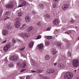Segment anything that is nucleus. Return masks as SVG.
Here are the masks:
<instances>
[{"mask_svg":"<svg viewBox=\"0 0 79 79\" xmlns=\"http://www.w3.org/2000/svg\"><path fill=\"white\" fill-rule=\"evenodd\" d=\"M73 73L71 72H67L65 75V79H71L73 77Z\"/></svg>","mask_w":79,"mask_h":79,"instance_id":"obj_1","label":"nucleus"},{"mask_svg":"<svg viewBox=\"0 0 79 79\" xmlns=\"http://www.w3.org/2000/svg\"><path fill=\"white\" fill-rule=\"evenodd\" d=\"M73 66L74 68H77L79 66V61L77 59H74L73 60Z\"/></svg>","mask_w":79,"mask_h":79,"instance_id":"obj_2","label":"nucleus"},{"mask_svg":"<svg viewBox=\"0 0 79 79\" xmlns=\"http://www.w3.org/2000/svg\"><path fill=\"white\" fill-rule=\"evenodd\" d=\"M17 64L18 66L19 67H21V68H25V67L26 66V65H27L26 63L25 62H23L22 64L21 63V62H18L17 63Z\"/></svg>","mask_w":79,"mask_h":79,"instance_id":"obj_3","label":"nucleus"},{"mask_svg":"<svg viewBox=\"0 0 79 79\" xmlns=\"http://www.w3.org/2000/svg\"><path fill=\"white\" fill-rule=\"evenodd\" d=\"M11 47L10 44H9L5 45L4 48V50L5 52H7L9 50V49Z\"/></svg>","mask_w":79,"mask_h":79,"instance_id":"obj_4","label":"nucleus"},{"mask_svg":"<svg viewBox=\"0 0 79 79\" xmlns=\"http://www.w3.org/2000/svg\"><path fill=\"white\" fill-rule=\"evenodd\" d=\"M21 26V23L19 21H17L15 23V26L16 28H19Z\"/></svg>","mask_w":79,"mask_h":79,"instance_id":"obj_5","label":"nucleus"},{"mask_svg":"<svg viewBox=\"0 0 79 79\" xmlns=\"http://www.w3.org/2000/svg\"><path fill=\"white\" fill-rule=\"evenodd\" d=\"M69 7V5L66 4L62 6V9L63 10H67Z\"/></svg>","mask_w":79,"mask_h":79,"instance_id":"obj_6","label":"nucleus"},{"mask_svg":"<svg viewBox=\"0 0 79 79\" xmlns=\"http://www.w3.org/2000/svg\"><path fill=\"white\" fill-rule=\"evenodd\" d=\"M2 34L4 36H7L8 34V32L6 30H4L2 31Z\"/></svg>","mask_w":79,"mask_h":79,"instance_id":"obj_7","label":"nucleus"},{"mask_svg":"<svg viewBox=\"0 0 79 79\" xmlns=\"http://www.w3.org/2000/svg\"><path fill=\"white\" fill-rule=\"evenodd\" d=\"M55 72V70L54 69H50L47 70L46 72L48 74H50L51 73H53Z\"/></svg>","mask_w":79,"mask_h":79,"instance_id":"obj_8","label":"nucleus"},{"mask_svg":"<svg viewBox=\"0 0 79 79\" xmlns=\"http://www.w3.org/2000/svg\"><path fill=\"white\" fill-rule=\"evenodd\" d=\"M25 21L27 23L31 21V17L29 16H26L25 17Z\"/></svg>","mask_w":79,"mask_h":79,"instance_id":"obj_9","label":"nucleus"},{"mask_svg":"<svg viewBox=\"0 0 79 79\" xmlns=\"http://www.w3.org/2000/svg\"><path fill=\"white\" fill-rule=\"evenodd\" d=\"M5 7L8 8H13L14 7V5L13 4H7L5 5Z\"/></svg>","mask_w":79,"mask_h":79,"instance_id":"obj_10","label":"nucleus"},{"mask_svg":"<svg viewBox=\"0 0 79 79\" xmlns=\"http://www.w3.org/2000/svg\"><path fill=\"white\" fill-rule=\"evenodd\" d=\"M31 63L32 65H34L35 67H37L38 66L37 62L35 60H32L31 62Z\"/></svg>","mask_w":79,"mask_h":79,"instance_id":"obj_11","label":"nucleus"},{"mask_svg":"<svg viewBox=\"0 0 79 79\" xmlns=\"http://www.w3.org/2000/svg\"><path fill=\"white\" fill-rule=\"evenodd\" d=\"M53 23L55 25H57L59 23V20H58V19H56L53 21Z\"/></svg>","mask_w":79,"mask_h":79,"instance_id":"obj_12","label":"nucleus"},{"mask_svg":"<svg viewBox=\"0 0 79 79\" xmlns=\"http://www.w3.org/2000/svg\"><path fill=\"white\" fill-rule=\"evenodd\" d=\"M34 41H31L29 43V47L30 48H32L33 47V45H34Z\"/></svg>","mask_w":79,"mask_h":79,"instance_id":"obj_13","label":"nucleus"},{"mask_svg":"<svg viewBox=\"0 0 79 79\" xmlns=\"http://www.w3.org/2000/svg\"><path fill=\"white\" fill-rule=\"evenodd\" d=\"M51 52L53 55H55L56 53V51L55 49H52L51 50Z\"/></svg>","mask_w":79,"mask_h":79,"instance_id":"obj_14","label":"nucleus"},{"mask_svg":"<svg viewBox=\"0 0 79 79\" xmlns=\"http://www.w3.org/2000/svg\"><path fill=\"white\" fill-rule=\"evenodd\" d=\"M58 67L59 68H64V65L63 64H60L58 65Z\"/></svg>","mask_w":79,"mask_h":79,"instance_id":"obj_15","label":"nucleus"},{"mask_svg":"<svg viewBox=\"0 0 79 79\" xmlns=\"http://www.w3.org/2000/svg\"><path fill=\"white\" fill-rule=\"evenodd\" d=\"M56 46H58V47L60 48L61 47V43L60 42H57L56 43Z\"/></svg>","mask_w":79,"mask_h":79,"instance_id":"obj_16","label":"nucleus"},{"mask_svg":"<svg viewBox=\"0 0 79 79\" xmlns=\"http://www.w3.org/2000/svg\"><path fill=\"white\" fill-rule=\"evenodd\" d=\"M38 48L39 49H42L43 47H44V44H41L38 45Z\"/></svg>","mask_w":79,"mask_h":79,"instance_id":"obj_17","label":"nucleus"},{"mask_svg":"<svg viewBox=\"0 0 79 79\" xmlns=\"http://www.w3.org/2000/svg\"><path fill=\"white\" fill-rule=\"evenodd\" d=\"M59 59L60 60H66V58L65 56L62 55L60 56Z\"/></svg>","mask_w":79,"mask_h":79,"instance_id":"obj_18","label":"nucleus"},{"mask_svg":"<svg viewBox=\"0 0 79 79\" xmlns=\"http://www.w3.org/2000/svg\"><path fill=\"white\" fill-rule=\"evenodd\" d=\"M50 59V56L49 55H47L45 56V60H48Z\"/></svg>","mask_w":79,"mask_h":79,"instance_id":"obj_19","label":"nucleus"},{"mask_svg":"<svg viewBox=\"0 0 79 79\" xmlns=\"http://www.w3.org/2000/svg\"><path fill=\"white\" fill-rule=\"evenodd\" d=\"M33 29V27L32 26H29L27 28V30L28 32H29L31 31H32Z\"/></svg>","mask_w":79,"mask_h":79,"instance_id":"obj_20","label":"nucleus"},{"mask_svg":"<svg viewBox=\"0 0 79 79\" xmlns=\"http://www.w3.org/2000/svg\"><path fill=\"white\" fill-rule=\"evenodd\" d=\"M58 3H54L53 5V7L54 8H56L58 6Z\"/></svg>","mask_w":79,"mask_h":79,"instance_id":"obj_21","label":"nucleus"},{"mask_svg":"<svg viewBox=\"0 0 79 79\" xmlns=\"http://www.w3.org/2000/svg\"><path fill=\"white\" fill-rule=\"evenodd\" d=\"M44 38H46V39H52V36H44Z\"/></svg>","mask_w":79,"mask_h":79,"instance_id":"obj_22","label":"nucleus"},{"mask_svg":"<svg viewBox=\"0 0 79 79\" xmlns=\"http://www.w3.org/2000/svg\"><path fill=\"white\" fill-rule=\"evenodd\" d=\"M11 14V13H10V11H7L5 13V15L6 16H7L8 15H10Z\"/></svg>","mask_w":79,"mask_h":79,"instance_id":"obj_23","label":"nucleus"},{"mask_svg":"<svg viewBox=\"0 0 79 79\" xmlns=\"http://www.w3.org/2000/svg\"><path fill=\"white\" fill-rule=\"evenodd\" d=\"M38 7H39L40 8H41V9H44V6L42 4L39 5L38 6Z\"/></svg>","mask_w":79,"mask_h":79,"instance_id":"obj_24","label":"nucleus"},{"mask_svg":"<svg viewBox=\"0 0 79 79\" xmlns=\"http://www.w3.org/2000/svg\"><path fill=\"white\" fill-rule=\"evenodd\" d=\"M42 24V22L41 21H38L37 23V25L38 26H40Z\"/></svg>","mask_w":79,"mask_h":79,"instance_id":"obj_25","label":"nucleus"},{"mask_svg":"<svg viewBox=\"0 0 79 79\" xmlns=\"http://www.w3.org/2000/svg\"><path fill=\"white\" fill-rule=\"evenodd\" d=\"M24 35L27 37H29L30 36V34L29 33H26L24 34Z\"/></svg>","mask_w":79,"mask_h":79,"instance_id":"obj_26","label":"nucleus"},{"mask_svg":"<svg viewBox=\"0 0 79 79\" xmlns=\"http://www.w3.org/2000/svg\"><path fill=\"white\" fill-rule=\"evenodd\" d=\"M26 25L24 24H23L22 27L20 28V30H22V29H24V28H25V27H26Z\"/></svg>","mask_w":79,"mask_h":79,"instance_id":"obj_27","label":"nucleus"},{"mask_svg":"<svg viewBox=\"0 0 79 79\" xmlns=\"http://www.w3.org/2000/svg\"><path fill=\"white\" fill-rule=\"evenodd\" d=\"M43 71V70H42V69H37L36 71V73H42V72Z\"/></svg>","mask_w":79,"mask_h":79,"instance_id":"obj_28","label":"nucleus"},{"mask_svg":"<svg viewBox=\"0 0 79 79\" xmlns=\"http://www.w3.org/2000/svg\"><path fill=\"white\" fill-rule=\"evenodd\" d=\"M65 33L66 34H68L69 35L71 33V31H68L65 32Z\"/></svg>","mask_w":79,"mask_h":79,"instance_id":"obj_29","label":"nucleus"},{"mask_svg":"<svg viewBox=\"0 0 79 79\" xmlns=\"http://www.w3.org/2000/svg\"><path fill=\"white\" fill-rule=\"evenodd\" d=\"M21 3L23 6H24L27 4V3H26V1H23Z\"/></svg>","mask_w":79,"mask_h":79,"instance_id":"obj_30","label":"nucleus"},{"mask_svg":"<svg viewBox=\"0 0 79 79\" xmlns=\"http://www.w3.org/2000/svg\"><path fill=\"white\" fill-rule=\"evenodd\" d=\"M50 44V42L49 41H47L45 43V45L46 46H48Z\"/></svg>","mask_w":79,"mask_h":79,"instance_id":"obj_31","label":"nucleus"},{"mask_svg":"<svg viewBox=\"0 0 79 79\" xmlns=\"http://www.w3.org/2000/svg\"><path fill=\"white\" fill-rule=\"evenodd\" d=\"M25 47H23V48H21L19 49L20 51H21L22 52H24V49H25Z\"/></svg>","mask_w":79,"mask_h":79,"instance_id":"obj_32","label":"nucleus"},{"mask_svg":"<svg viewBox=\"0 0 79 79\" xmlns=\"http://www.w3.org/2000/svg\"><path fill=\"white\" fill-rule=\"evenodd\" d=\"M23 15V13L20 12V13L18 14V16H19V17H21Z\"/></svg>","mask_w":79,"mask_h":79,"instance_id":"obj_33","label":"nucleus"},{"mask_svg":"<svg viewBox=\"0 0 79 79\" xmlns=\"http://www.w3.org/2000/svg\"><path fill=\"white\" fill-rule=\"evenodd\" d=\"M18 59V57L16 56H14V60H15L16 61Z\"/></svg>","mask_w":79,"mask_h":79,"instance_id":"obj_34","label":"nucleus"},{"mask_svg":"<svg viewBox=\"0 0 79 79\" xmlns=\"http://www.w3.org/2000/svg\"><path fill=\"white\" fill-rule=\"evenodd\" d=\"M6 27L8 29H11V25L8 24L7 25Z\"/></svg>","mask_w":79,"mask_h":79,"instance_id":"obj_35","label":"nucleus"},{"mask_svg":"<svg viewBox=\"0 0 79 79\" xmlns=\"http://www.w3.org/2000/svg\"><path fill=\"white\" fill-rule=\"evenodd\" d=\"M16 40H15L14 39H12V43H13V44H15V43H16Z\"/></svg>","mask_w":79,"mask_h":79,"instance_id":"obj_36","label":"nucleus"},{"mask_svg":"<svg viewBox=\"0 0 79 79\" xmlns=\"http://www.w3.org/2000/svg\"><path fill=\"white\" fill-rule=\"evenodd\" d=\"M41 39V35H39L35 39L37 40L38 39Z\"/></svg>","mask_w":79,"mask_h":79,"instance_id":"obj_37","label":"nucleus"},{"mask_svg":"<svg viewBox=\"0 0 79 79\" xmlns=\"http://www.w3.org/2000/svg\"><path fill=\"white\" fill-rule=\"evenodd\" d=\"M19 35H20V36H21V37H24V33H19Z\"/></svg>","mask_w":79,"mask_h":79,"instance_id":"obj_38","label":"nucleus"},{"mask_svg":"<svg viewBox=\"0 0 79 79\" xmlns=\"http://www.w3.org/2000/svg\"><path fill=\"white\" fill-rule=\"evenodd\" d=\"M60 1V0H54V3H58Z\"/></svg>","mask_w":79,"mask_h":79,"instance_id":"obj_39","label":"nucleus"},{"mask_svg":"<svg viewBox=\"0 0 79 79\" xmlns=\"http://www.w3.org/2000/svg\"><path fill=\"white\" fill-rule=\"evenodd\" d=\"M68 55L69 57H71V52H70L69 51L68 52Z\"/></svg>","mask_w":79,"mask_h":79,"instance_id":"obj_40","label":"nucleus"},{"mask_svg":"<svg viewBox=\"0 0 79 79\" xmlns=\"http://www.w3.org/2000/svg\"><path fill=\"white\" fill-rule=\"evenodd\" d=\"M11 60H14V56H12L10 58Z\"/></svg>","mask_w":79,"mask_h":79,"instance_id":"obj_41","label":"nucleus"},{"mask_svg":"<svg viewBox=\"0 0 79 79\" xmlns=\"http://www.w3.org/2000/svg\"><path fill=\"white\" fill-rule=\"evenodd\" d=\"M11 3H16V1L15 0H12L11 2Z\"/></svg>","mask_w":79,"mask_h":79,"instance_id":"obj_42","label":"nucleus"},{"mask_svg":"<svg viewBox=\"0 0 79 79\" xmlns=\"http://www.w3.org/2000/svg\"><path fill=\"white\" fill-rule=\"evenodd\" d=\"M43 79H50L48 77H43Z\"/></svg>","mask_w":79,"mask_h":79,"instance_id":"obj_43","label":"nucleus"},{"mask_svg":"<svg viewBox=\"0 0 79 79\" xmlns=\"http://www.w3.org/2000/svg\"><path fill=\"white\" fill-rule=\"evenodd\" d=\"M21 56L22 57H23V58H25L26 57V56H24V55L23 54H21Z\"/></svg>","mask_w":79,"mask_h":79,"instance_id":"obj_44","label":"nucleus"},{"mask_svg":"<svg viewBox=\"0 0 79 79\" xmlns=\"http://www.w3.org/2000/svg\"><path fill=\"white\" fill-rule=\"evenodd\" d=\"M2 13H3V10H1L0 12V15H1L2 14Z\"/></svg>","mask_w":79,"mask_h":79,"instance_id":"obj_45","label":"nucleus"},{"mask_svg":"<svg viewBox=\"0 0 79 79\" xmlns=\"http://www.w3.org/2000/svg\"><path fill=\"white\" fill-rule=\"evenodd\" d=\"M26 79H31V77L29 76H27Z\"/></svg>","mask_w":79,"mask_h":79,"instance_id":"obj_46","label":"nucleus"},{"mask_svg":"<svg viewBox=\"0 0 79 79\" xmlns=\"http://www.w3.org/2000/svg\"><path fill=\"white\" fill-rule=\"evenodd\" d=\"M6 40H5L4 41H3V42H2V44H5V43H6Z\"/></svg>","mask_w":79,"mask_h":79,"instance_id":"obj_47","label":"nucleus"},{"mask_svg":"<svg viewBox=\"0 0 79 79\" xmlns=\"http://www.w3.org/2000/svg\"><path fill=\"white\" fill-rule=\"evenodd\" d=\"M53 64L55 66H56V64H57V62H56L55 63H54Z\"/></svg>","mask_w":79,"mask_h":79,"instance_id":"obj_48","label":"nucleus"},{"mask_svg":"<svg viewBox=\"0 0 79 79\" xmlns=\"http://www.w3.org/2000/svg\"><path fill=\"white\" fill-rule=\"evenodd\" d=\"M13 66V64H10L9 65V66L10 68H11V67H12Z\"/></svg>","mask_w":79,"mask_h":79,"instance_id":"obj_49","label":"nucleus"},{"mask_svg":"<svg viewBox=\"0 0 79 79\" xmlns=\"http://www.w3.org/2000/svg\"><path fill=\"white\" fill-rule=\"evenodd\" d=\"M25 69H22L21 70V71H20V72L21 73H22V72H24V71H25Z\"/></svg>","mask_w":79,"mask_h":79,"instance_id":"obj_50","label":"nucleus"},{"mask_svg":"<svg viewBox=\"0 0 79 79\" xmlns=\"http://www.w3.org/2000/svg\"><path fill=\"white\" fill-rule=\"evenodd\" d=\"M32 14H33V15H35V12L34 11H32Z\"/></svg>","mask_w":79,"mask_h":79,"instance_id":"obj_51","label":"nucleus"},{"mask_svg":"<svg viewBox=\"0 0 79 79\" xmlns=\"http://www.w3.org/2000/svg\"><path fill=\"white\" fill-rule=\"evenodd\" d=\"M70 22V23H74V20H72Z\"/></svg>","mask_w":79,"mask_h":79,"instance_id":"obj_52","label":"nucleus"},{"mask_svg":"<svg viewBox=\"0 0 79 79\" xmlns=\"http://www.w3.org/2000/svg\"><path fill=\"white\" fill-rule=\"evenodd\" d=\"M79 17V15H76V18H78Z\"/></svg>","mask_w":79,"mask_h":79,"instance_id":"obj_53","label":"nucleus"},{"mask_svg":"<svg viewBox=\"0 0 79 79\" xmlns=\"http://www.w3.org/2000/svg\"><path fill=\"white\" fill-rule=\"evenodd\" d=\"M50 17V16L49 15H46V18H48Z\"/></svg>","mask_w":79,"mask_h":79,"instance_id":"obj_54","label":"nucleus"},{"mask_svg":"<svg viewBox=\"0 0 79 79\" xmlns=\"http://www.w3.org/2000/svg\"><path fill=\"white\" fill-rule=\"evenodd\" d=\"M23 5H22V4H21V5H20L19 6V7H23Z\"/></svg>","mask_w":79,"mask_h":79,"instance_id":"obj_55","label":"nucleus"},{"mask_svg":"<svg viewBox=\"0 0 79 79\" xmlns=\"http://www.w3.org/2000/svg\"><path fill=\"white\" fill-rule=\"evenodd\" d=\"M20 79H24V77H20Z\"/></svg>","mask_w":79,"mask_h":79,"instance_id":"obj_56","label":"nucleus"},{"mask_svg":"<svg viewBox=\"0 0 79 79\" xmlns=\"http://www.w3.org/2000/svg\"><path fill=\"white\" fill-rule=\"evenodd\" d=\"M31 72L32 73H35V72H36V71H35V70H31Z\"/></svg>","mask_w":79,"mask_h":79,"instance_id":"obj_57","label":"nucleus"},{"mask_svg":"<svg viewBox=\"0 0 79 79\" xmlns=\"http://www.w3.org/2000/svg\"><path fill=\"white\" fill-rule=\"evenodd\" d=\"M6 19H9V18H10L9 17H8V16H6Z\"/></svg>","mask_w":79,"mask_h":79,"instance_id":"obj_58","label":"nucleus"},{"mask_svg":"<svg viewBox=\"0 0 79 79\" xmlns=\"http://www.w3.org/2000/svg\"><path fill=\"white\" fill-rule=\"evenodd\" d=\"M50 28H48L47 30V31H50Z\"/></svg>","mask_w":79,"mask_h":79,"instance_id":"obj_59","label":"nucleus"},{"mask_svg":"<svg viewBox=\"0 0 79 79\" xmlns=\"http://www.w3.org/2000/svg\"><path fill=\"white\" fill-rule=\"evenodd\" d=\"M76 50H77V51H78V50H79V47H78L76 49Z\"/></svg>","mask_w":79,"mask_h":79,"instance_id":"obj_60","label":"nucleus"},{"mask_svg":"<svg viewBox=\"0 0 79 79\" xmlns=\"http://www.w3.org/2000/svg\"><path fill=\"white\" fill-rule=\"evenodd\" d=\"M66 47L68 48H69V44H67L66 46Z\"/></svg>","mask_w":79,"mask_h":79,"instance_id":"obj_61","label":"nucleus"},{"mask_svg":"<svg viewBox=\"0 0 79 79\" xmlns=\"http://www.w3.org/2000/svg\"><path fill=\"white\" fill-rule=\"evenodd\" d=\"M76 71H77V70H74V72H75V73H76Z\"/></svg>","mask_w":79,"mask_h":79,"instance_id":"obj_62","label":"nucleus"},{"mask_svg":"<svg viewBox=\"0 0 79 79\" xmlns=\"http://www.w3.org/2000/svg\"><path fill=\"white\" fill-rule=\"evenodd\" d=\"M7 19L6 18H5V19H4V21H6V20Z\"/></svg>","mask_w":79,"mask_h":79,"instance_id":"obj_63","label":"nucleus"},{"mask_svg":"<svg viewBox=\"0 0 79 79\" xmlns=\"http://www.w3.org/2000/svg\"><path fill=\"white\" fill-rule=\"evenodd\" d=\"M77 39L79 40V37Z\"/></svg>","mask_w":79,"mask_h":79,"instance_id":"obj_64","label":"nucleus"}]
</instances>
